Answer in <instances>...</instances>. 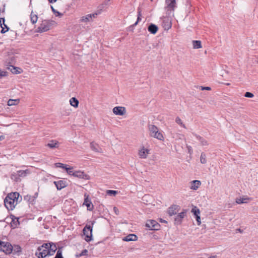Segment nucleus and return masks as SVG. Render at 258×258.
Returning <instances> with one entry per match:
<instances>
[{
	"mask_svg": "<svg viewBox=\"0 0 258 258\" xmlns=\"http://www.w3.org/2000/svg\"><path fill=\"white\" fill-rule=\"evenodd\" d=\"M19 194L17 192L9 194L4 200L6 207L9 210H13L18 203Z\"/></svg>",
	"mask_w": 258,
	"mask_h": 258,
	"instance_id": "1",
	"label": "nucleus"
},
{
	"mask_svg": "<svg viewBox=\"0 0 258 258\" xmlns=\"http://www.w3.org/2000/svg\"><path fill=\"white\" fill-rule=\"evenodd\" d=\"M148 130L149 131V135L151 137L156 138L160 141H164V137L163 135L162 132L154 124H149Z\"/></svg>",
	"mask_w": 258,
	"mask_h": 258,
	"instance_id": "2",
	"label": "nucleus"
},
{
	"mask_svg": "<svg viewBox=\"0 0 258 258\" xmlns=\"http://www.w3.org/2000/svg\"><path fill=\"white\" fill-rule=\"evenodd\" d=\"M48 244L44 243L39 246L36 251V255L38 258H44L47 256L51 255L50 252H48Z\"/></svg>",
	"mask_w": 258,
	"mask_h": 258,
	"instance_id": "3",
	"label": "nucleus"
},
{
	"mask_svg": "<svg viewBox=\"0 0 258 258\" xmlns=\"http://www.w3.org/2000/svg\"><path fill=\"white\" fill-rule=\"evenodd\" d=\"M94 222L92 223V226L86 225L83 230V234L85 236L84 239L87 241H90L92 237V227Z\"/></svg>",
	"mask_w": 258,
	"mask_h": 258,
	"instance_id": "4",
	"label": "nucleus"
},
{
	"mask_svg": "<svg viewBox=\"0 0 258 258\" xmlns=\"http://www.w3.org/2000/svg\"><path fill=\"white\" fill-rule=\"evenodd\" d=\"M51 24L52 23L50 21L43 20L38 27L37 31L40 33L46 32L50 29Z\"/></svg>",
	"mask_w": 258,
	"mask_h": 258,
	"instance_id": "5",
	"label": "nucleus"
},
{
	"mask_svg": "<svg viewBox=\"0 0 258 258\" xmlns=\"http://www.w3.org/2000/svg\"><path fill=\"white\" fill-rule=\"evenodd\" d=\"M0 249L7 254L10 253L12 251V246L9 242L0 241Z\"/></svg>",
	"mask_w": 258,
	"mask_h": 258,
	"instance_id": "6",
	"label": "nucleus"
},
{
	"mask_svg": "<svg viewBox=\"0 0 258 258\" xmlns=\"http://www.w3.org/2000/svg\"><path fill=\"white\" fill-rule=\"evenodd\" d=\"M146 226L150 230H157L160 227V225L156 221L153 220L147 221Z\"/></svg>",
	"mask_w": 258,
	"mask_h": 258,
	"instance_id": "7",
	"label": "nucleus"
},
{
	"mask_svg": "<svg viewBox=\"0 0 258 258\" xmlns=\"http://www.w3.org/2000/svg\"><path fill=\"white\" fill-rule=\"evenodd\" d=\"M97 13H93L88 14L85 16H83L80 20V22L87 23L93 21V19L97 17Z\"/></svg>",
	"mask_w": 258,
	"mask_h": 258,
	"instance_id": "8",
	"label": "nucleus"
},
{
	"mask_svg": "<svg viewBox=\"0 0 258 258\" xmlns=\"http://www.w3.org/2000/svg\"><path fill=\"white\" fill-rule=\"evenodd\" d=\"M180 207L177 205H172L168 208L167 213L170 216L176 215L180 210Z\"/></svg>",
	"mask_w": 258,
	"mask_h": 258,
	"instance_id": "9",
	"label": "nucleus"
},
{
	"mask_svg": "<svg viewBox=\"0 0 258 258\" xmlns=\"http://www.w3.org/2000/svg\"><path fill=\"white\" fill-rule=\"evenodd\" d=\"M165 3L166 5V8L167 11H174L176 7V3L175 0H166Z\"/></svg>",
	"mask_w": 258,
	"mask_h": 258,
	"instance_id": "10",
	"label": "nucleus"
},
{
	"mask_svg": "<svg viewBox=\"0 0 258 258\" xmlns=\"http://www.w3.org/2000/svg\"><path fill=\"white\" fill-rule=\"evenodd\" d=\"M114 114L117 115H123L126 112V109L124 107L116 106L112 109Z\"/></svg>",
	"mask_w": 258,
	"mask_h": 258,
	"instance_id": "11",
	"label": "nucleus"
},
{
	"mask_svg": "<svg viewBox=\"0 0 258 258\" xmlns=\"http://www.w3.org/2000/svg\"><path fill=\"white\" fill-rule=\"evenodd\" d=\"M191 212L194 214V215L196 217L198 225H200L201 224L200 210L198 208H197V207H194L191 209Z\"/></svg>",
	"mask_w": 258,
	"mask_h": 258,
	"instance_id": "12",
	"label": "nucleus"
},
{
	"mask_svg": "<svg viewBox=\"0 0 258 258\" xmlns=\"http://www.w3.org/2000/svg\"><path fill=\"white\" fill-rule=\"evenodd\" d=\"M149 149L145 148L144 147H142L139 151V156L140 158L146 159L149 154Z\"/></svg>",
	"mask_w": 258,
	"mask_h": 258,
	"instance_id": "13",
	"label": "nucleus"
},
{
	"mask_svg": "<svg viewBox=\"0 0 258 258\" xmlns=\"http://www.w3.org/2000/svg\"><path fill=\"white\" fill-rule=\"evenodd\" d=\"M162 23L163 27L165 30H168L171 27L172 23L169 18H164Z\"/></svg>",
	"mask_w": 258,
	"mask_h": 258,
	"instance_id": "14",
	"label": "nucleus"
},
{
	"mask_svg": "<svg viewBox=\"0 0 258 258\" xmlns=\"http://www.w3.org/2000/svg\"><path fill=\"white\" fill-rule=\"evenodd\" d=\"M53 183L58 190H60L67 186V182L64 180H60L57 181H54Z\"/></svg>",
	"mask_w": 258,
	"mask_h": 258,
	"instance_id": "15",
	"label": "nucleus"
},
{
	"mask_svg": "<svg viewBox=\"0 0 258 258\" xmlns=\"http://www.w3.org/2000/svg\"><path fill=\"white\" fill-rule=\"evenodd\" d=\"M30 173V170L28 169L26 170H20L17 171L16 172V175H18V177H24L27 176V175Z\"/></svg>",
	"mask_w": 258,
	"mask_h": 258,
	"instance_id": "16",
	"label": "nucleus"
},
{
	"mask_svg": "<svg viewBox=\"0 0 258 258\" xmlns=\"http://www.w3.org/2000/svg\"><path fill=\"white\" fill-rule=\"evenodd\" d=\"M74 176L82 179H88V175L81 171H75Z\"/></svg>",
	"mask_w": 258,
	"mask_h": 258,
	"instance_id": "17",
	"label": "nucleus"
},
{
	"mask_svg": "<svg viewBox=\"0 0 258 258\" xmlns=\"http://www.w3.org/2000/svg\"><path fill=\"white\" fill-rule=\"evenodd\" d=\"M137 240V236L134 234H131L124 237L123 240L125 241H136Z\"/></svg>",
	"mask_w": 258,
	"mask_h": 258,
	"instance_id": "18",
	"label": "nucleus"
},
{
	"mask_svg": "<svg viewBox=\"0 0 258 258\" xmlns=\"http://www.w3.org/2000/svg\"><path fill=\"white\" fill-rule=\"evenodd\" d=\"M59 143L55 140H51L46 145L51 149L57 148L58 147Z\"/></svg>",
	"mask_w": 258,
	"mask_h": 258,
	"instance_id": "19",
	"label": "nucleus"
},
{
	"mask_svg": "<svg viewBox=\"0 0 258 258\" xmlns=\"http://www.w3.org/2000/svg\"><path fill=\"white\" fill-rule=\"evenodd\" d=\"M201 184V182L200 180H195L191 181L190 188L193 190H197L200 185Z\"/></svg>",
	"mask_w": 258,
	"mask_h": 258,
	"instance_id": "20",
	"label": "nucleus"
},
{
	"mask_svg": "<svg viewBox=\"0 0 258 258\" xmlns=\"http://www.w3.org/2000/svg\"><path fill=\"white\" fill-rule=\"evenodd\" d=\"M148 30L151 33L155 34L157 33L158 28L155 24H151L149 26Z\"/></svg>",
	"mask_w": 258,
	"mask_h": 258,
	"instance_id": "21",
	"label": "nucleus"
},
{
	"mask_svg": "<svg viewBox=\"0 0 258 258\" xmlns=\"http://www.w3.org/2000/svg\"><path fill=\"white\" fill-rule=\"evenodd\" d=\"M195 136L196 137L197 139L200 142L201 145L202 146H208L209 145L208 141L203 137L197 135H195Z\"/></svg>",
	"mask_w": 258,
	"mask_h": 258,
	"instance_id": "22",
	"label": "nucleus"
},
{
	"mask_svg": "<svg viewBox=\"0 0 258 258\" xmlns=\"http://www.w3.org/2000/svg\"><path fill=\"white\" fill-rule=\"evenodd\" d=\"M48 247L49 251H48V252H50L51 255H53L57 249L56 246L55 245H54L53 244H51L50 243H48Z\"/></svg>",
	"mask_w": 258,
	"mask_h": 258,
	"instance_id": "23",
	"label": "nucleus"
},
{
	"mask_svg": "<svg viewBox=\"0 0 258 258\" xmlns=\"http://www.w3.org/2000/svg\"><path fill=\"white\" fill-rule=\"evenodd\" d=\"M193 48L199 49L202 48L201 41L200 40H193L192 42Z\"/></svg>",
	"mask_w": 258,
	"mask_h": 258,
	"instance_id": "24",
	"label": "nucleus"
},
{
	"mask_svg": "<svg viewBox=\"0 0 258 258\" xmlns=\"http://www.w3.org/2000/svg\"><path fill=\"white\" fill-rule=\"evenodd\" d=\"M30 19L31 22L33 24H35L38 20L37 15L34 14L33 11H32L30 15Z\"/></svg>",
	"mask_w": 258,
	"mask_h": 258,
	"instance_id": "25",
	"label": "nucleus"
},
{
	"mask_svg": "<svg viewBox=\"0 0 258 258\" xmlns=\"http://www.w3.org/2000/svg\"><path fill=\"white\" fill-rule=\"evenodd\" d=\"M70 104L75 107H77L79 104V101L75 97H72L70 100Z\"/></svg>",
	"mask_w": 258,
	"mask_h": 258,
	"instance_id": "26",
	"label": "nucleus"
},
{
	"mask_svg": "<svg viewBox=\"0 0 258 258\" xmlns=\"http://www.w3.org/2000/svg\"><path fill=\"white\" fill-rule=\"evenodd\" d=\"M11 71L15 74H19L21 72V69L19 68L15 67L14 66H11V68H9Z\"/></svg>",
	"mask_w": 258,
	"mask_h": 258,
	"instance_id": "27",
	"label": "nucleus"
},
{
	"mask_svg": "<svg viewBox=\"0 0 258 258\" xmlns=\"http://www.w3.org/2000/svg\"><path fill=\"white\" fill-rule=\"evenodd\" d=\"M20 102L19 99H9L8 101V105L13 106L18 104Z\"/></svg>",
	"mask_w": 258,
	"mask_h": 258,
	"instance_id": "28",
	"label": "nucleus"
},
{
	"mask_svg": "<svg viewBox=\"0 0 258 258\" xmlns=\"http://www.w3.org/2000/svg\"><path fill=\"white\" fill-rule=\"evenodd\" d=\"M90 147L91 149L95 152H100V148L98 145L94 143H91L90 144Z\"/></svg>",
	"mask_w": 258,
	"mask_h": 258,
	"instance_id": "29",
	"label": "nucleus"
},
{
	"mask_svg": "<svg viewBox=\"0 0 258 258\" xmlns=\"http://www.w3.org/2000/svg\"><path fill=\"white\" fill-rule=\"evenodd\" d=\"M200 162L202 164H206L207 163L206 155L203 152L201 154Z\"/></svg>",
	"mask_w": 258,
	"mask_h": 258,
	"instance_id": "30",
	"label": "nucleus"
},
{
	"mask_svg": "<svg viewBox=\"0 0 258 258\" xmlns=\"http://www.w3.org/2000/svg\"><path fill=\"white\" fill-rule=\"evenodd\" d=\"M141 16H142V14H141V10L140 8H139L138 9V18H137V21L136 22V23L134 24V26H136L138 23L141 20Z\"/></svg>",
	"mask_w": 258,
	"mask_h": 258,
	"instance_id": "31",
	"label": "nucleus"
},
{
	"mask_svg": "<svg viewBox=\"0 0 258 258\" xmlns=\"http://www.w3.org/2000/svg\"><path fill=\"white\" fill-rule=\"evenodd\" d=\"M18 219V218L12 219V221L11 222L12 226L16 227L18 225H19L20 223Z\"/></svg>",
	"mask_w": 258,
	"mask_h": 258,
	"instance_id": "32",
	"label": "nucleus"
},
{
	"mask_svg": "<svg viewBox=\"0 0 258 258\" xmlns=\"http://www.w3.org/2000/svg\"><path fill=\"white\" fill-rule=\"evenodd\" d=\"M248 199L246 198H240L237 199L236 202L238 204H241L243 203H246L247 202Z\"/></svg>",
	"mask_w": 258,
	"mask_h": 258,
	"instance_id": "33",
	"label": "nucleus"
},
{
	"mask_svg": "<svg viewBox=\"0 0 258 258\" xmlns=\"http://www.w3.org/2000/svg\"><path fill=\"white\" fill-rule=\"evenodd\" d=\"M182 219L178 215L174 218V222L176 225H179L181 223Z\"/></svg>",
	"mask_w": 258,
	"mask_h": 258,
	"instance_id": "34",
	"label": "nucleus"
},
{
	"mask_svg": "<svg viewBox=\"0 0 258 258\" xmlns=\"http://www.w3.org/2000/svg\"><path fill=\"white\" fill-rule=\"evenodd\" d=\"M175 122L179 124L181 126L184 127V128H186V126L185 125V124L182 122L181 119L179 117H177L175 119Z\"/></svg>",
	"mask_w": 258,
	"mask_h": 258,
	"instance_id": "35",
	"label": "nucleus"
},
{
	"mask_svg": "<svg viewBox=\"0 0 258 258\" xmlns=\"http://www.w3.org/2000/svg\"><path fill=\"white\" fill-rule=\"evenodd\" d=\"M55 166L57 168H61L62 169H64L66 170L67 167V165L63 164L61 163H56L55 164Z\"/></svg>",
	"mask_w": 258,
	"mask_h": 258,
	"instance_id": "36",
	"label": "nucleus"
},
{
	"mask_svg": "<svg viewBox=\"0 0 258 258\" xmlns=\"http://www.w3.org/2000/svg\"><path fill=\"white\" fill-rule=\"evenodd\" d=\"M66 170L69 175L74 176L75 171L73 170V167H67Z\"/></svg>",
	"mask_w": 258,
	"mask_h": 258,
	"instance_id": "37",
	"label": "nucleus"
},
{
	"mask_svg": "<svg viewBox=\"0 0 258 258\" xmlns=\"http://www.w3.org/2000/svg\"><path fill=\"white\" fill-rule=\"evenodd\" d=\"M106 193L108 195L115 196L117 194V191H116V190H107L106 191Z\"/></svg>",
	"mask_w": 258,
	"mask_h": 258,
	"instance_id": "38",
	"label": "nucleus"
},
{
	"mask_svg": "<svg viewBox=\"0 0 258 258\" xmlns=\"http://www.w3.org/2000/svg\"><path fill=\"white\" fill-rule=\"evenodd\" d=\"M54 258H63L62 256V251L61 249H59L56 253V254Z\"/></svg>",
	"mask_w": 258,
	"mask_h": 258,
	"instance_id": "39",
	"label": "nucleus"
},
{
	"mask_svg": "<svg viewBox=\"0 0 258 258\" xmlns=\"http://www.w3.org/2000/svg\"><path fill=\"white\" fill-rule=\"evenodd\" d=\"M186 212V210H183L182 212L178 213V216H179L182 219H183L185 216Z\"/></svg>",
	"mask_w": 258,
	"mask_h": 258,
	"instance_id": "40",
	"label": "nucleus"
},
{
	"mask_svg": "<svg viewBox=\"0 0 258 258\" xmlns=\"http://www.w3.org/2000/svg\"><path fill=\"white\" fill-rule=\"evenodd\" d=\"M84 204L89 209V208L90 207V205L91 204V202L89 201L87 198H86L85 199Z\"/></svg>",
	"mask_w": 258,
	"mask_h": 258,
	"instance_id": "41",
	"label": "nucleus"
},
{
	"mask_svg": "<svg viewBox=\"0 0 258 258\" xmlns=\"http://www.w3.org/2000/svg\"><path fill=\"white\" fill-rule=\"evenodd\" d=\"M11 178L15 181H18L20 179L18 176L16 175V173L12 174Z\"/></svg>",
	"mask_w": 258,
	"mask_h": 258,
	"instance_id": "42",
	"label": "nucleus"
},
{
	"mask_svg": "<svg viewBox=\"0 0 258 258\" xmlns=\"http://www.w3.org/2000/svg\"><path fill=\"white\" fill-rule=\"evenodd\" d=\"M253 96L254 95L252 93L249 92H246L244 94V96L247 98H252Z\"/></svg>",
	"mask_w": 258,
	"mask_h": 258,
	"instance_id": "43",
	"label": "nucleus"
},
{
	"mask_svg": "<svg viewBox=\"0 0 258 258\" xmlns=\"http://www.w3.org/2000/svg\"><path fill=\"white\" fill-rule=\"evenodd\" d=\"M2 21H3V24L5 26V27L6 28V29H7V28H9V27L6 25H5V18H0V25H1V27H2V25H3L2 23Z\"/></svg>",
	"mask_w": 258,
	"mask_h": 258,
	"instance_id": "44",
	"label": "nucleus"
},
{
	"mask_svg": "<svg viewBox=\"0 0 258 258\" xmlns=\"http://www.w3.org/2000/svg\"><path fill=\"white\" fill-rule=\"evenodd\" d=\"M88 250L87 249H84L81 253L79 255V256H82L87 254Z\"/></svg>",
	"mask_w": 258,
	"mask_h": 258,
	"instance_id": "45",
	"label": "nucleus"
},
{
	"mask_svg": "<svg viewBox=\"0 0 258 258\" xmlns=\"http://www.w3.org/2000/svg\"><path fill=\"white\" fill-rule=\"evenodd\" d=\"M186 147L187 148L188 153L190 154H191L192 153V149L191 147L190 146L187 145Z\"/></svg>",
	"mask_w": 258,
	"mask_h": 258,
	"instance_id": "46",
	"label": "nucleus"
},
{
	"mask_svg": "<svg viewBox=\"0 0 258 258\" xmlns=\"http://www.w3.org/2000/svg\"><path fill=\"white\" fill-rule=\"evenodd\" d=\"M202 90H211V88L210 87H203L201 86L200 87Z\"/></svg>",
	"mask_w": 258,
	"mask_h": 258,
	"instance_id": "47",
	"label": "nucleus"
},
{
	"mask_svg": "<svg viewBox=\"0 0 258 258\" xmlns=\"http://www.w3.org/2000/svg\"><path fill=\"white\" fill-rule=\"evenodd\" d=\"M2 28V29L1 31V32L2 34L6 33V32H7L9 30V28H7V29H6V30H5V28H3V27Z\"/></svg>",
	"mask_w": 258,
	"mask_h": 258,
	"instance_id": "48",
	"label": "nucleus"
},
{
	"mask_svg": "<svg viewBox=\"0 0 258 258\" xmlns=\"http://www.w3.org/2000/svg\"><path fill=\"white\" fill-rule=\"evenodd\" d=\"M2 28V29L1 31V32L2 34L6 33V32H7L9 30V28H7V29H6V30H5V28H3V27Z\"/></svg>",
	"mask_w": 258,
	"mask_h": 258,
	"instance_id": "49",
	"label": "nucleus"
},
{
	"mask_svg": "<svg viewBox=\"0 0 258 258\" xmlns=\"http://www.w3.org/2000/svg\"><path fill=\"white\" fill-rule=\"evenodd\" d=\"M113 210H114V212L116 213V214H117V215L118 214L119 211L116 207H114L113 208Z\"/></svg>",
	"mask_w": 258,
	"mask_h": 258,
	"instance_id": "50",
	"label": "nucleus"
},
{
	"mask_svg": "<svg viewBox=\"0 0 258 258\" xmlns=\"http://www.w3.org/2000/svg\"><path fill=\"white\" fill-rule=\"evenodd\" d=\"M7 72H2L0 73V76L2 77H4L6 76Z\"/></svg>",
	"mask_w": 258,
	"mask_h": 258,
	"instance_id": "51",
	"label": "nucleus"
},
{
	"mask_svg": "<svg viewBox=\"0 0 258 258\" xmlns=\"http://www.w3.org/2000/svg\"><path fill=\"white\" fill-rule=\"evenodd\" d=\"M110 0H105L103 3V5L107 6L108 5V3Z\"/></svg>",
	"mask_w": 258,
	"mask_h": 258,
	"instance_id": "52",
	"label": "nucleus"
},
{
	"mask_svg": "<svg viewBox=\"0 0 258 258\" xmlns=\"http://www.w3.org/2000/svg\"><path fill=\"white\" fill-rule=\"evenodd\" d=\"M50 3H55L56 0H48Z\"/></svg>",
	"mask_w": 258,
	"mask_h": 258,
	"instance_id": "53",
	"label": "nucleus"
},
{
	"mask_svg": "<svg viewBox=\"0 0 258 258\" xmlns=\"http://www.w3.org/2000/svg\"><path fill=\"white\" fill-rule=\"evenodd\" d=\"M52 11L54 12V13H56L57 11L51 6Z\"/></svg>",
	"mask_w": 258,
	"mask_h": 258,
	"instance_id": "54",
	"label": "nucleus"
},
{
	"mask_svg": "<svg viewBox=\"0 0 258 258\" xmlns=\"http://www.w3.org/2000/svg\"><path fill=\"white\" fill-rule=\"evenodd\" d=\"M217 255H212V256H209L208 257V258H217Z\"/></svg>",
	"mask_w": 258,
	"mask_h": 258,
	"instance_id": "55",
	"label": "nucleus"
},
{
	"mask_svg": "<svg viewBox=\"0 0 258 258\" xmlns=\"http://www.w3.org/2000/svg\"><path fill=\"white\" fill-rule=\"evenodd\" d=\"M56 13L57 14V15L56 16H61L62 14H60V13H59L58 12H57Z\"/></svg>",
	"mask_w": 258,
	"mask_h": 258,
	"instance_id": "56",
	"label": "nucleus"
},
{
	"mask_svg": "<svg viewBox=\"0 0 258 258\" xmlns=\"http://www.w3.org/2000/svg\"><path fill=\"white\" fill-rule=\"evenodd\" d=\"M237 230H238L240 232H242V231L240 229H238Z\"/></svg>",
	"mask_w": 258,
	"mask_h": 258,
	"instance_id": "57",
	"label": "nucleus"
},
{
	"mask_svg": "<svg viewBox=\"0 0 258 258\" xmlns=\"http://www.w3.org/2000/svg\"><path fill=\"white\" fill-rule=\"evenodd\" d=\"M226 85L228 86V85H230V84L229 83H227V84H226Z\"/></svg>",
	"mask_w": 258,
	"mask_h": 258,
	"instance_id": "58",
	"label": "nucleus"
},
{
	"mask_svg": "<svg viewBox=\"0 0 258 258\" xmlns=\"http://www.w3.org/2000/svg\"><path fill=\"white\" fill-rule=\"evenodd\" d=\"M163 222H166L165 220H162Z\"/></svg>",
	"mask_w": 258,
	"mask_h": 258,
	"instance_id": "59",
	"label": "nucleus"
},
{
	"mask_svg": "<svg viewBox=\"0 0 258 258\" xmlns=\"http://www.w3.org/2000/svg\"><path fill=\"white\" fill-rule=\"evenodd\" d=\"M257 63H258V59H257Z\"/></svg>",
	"mask_w": 258,
	"mask_h": 258,
	"instance_id": "60",
	"label": "nucleus"
},
{
	"mask_svg": "<svg viewBox=\"0 0 258 258\" xmlns=\"http://www.w3.org/2000/svg\"><path fill=\"white\" fill-rule=\"evenodd\" d=\"M151 1H153V0H151Z\"/></svg>",
	"mask_w": 258,
	"mask_h": 258,
	"instance_id": "61",
	"label": "nucleus"
}]
</instances>
